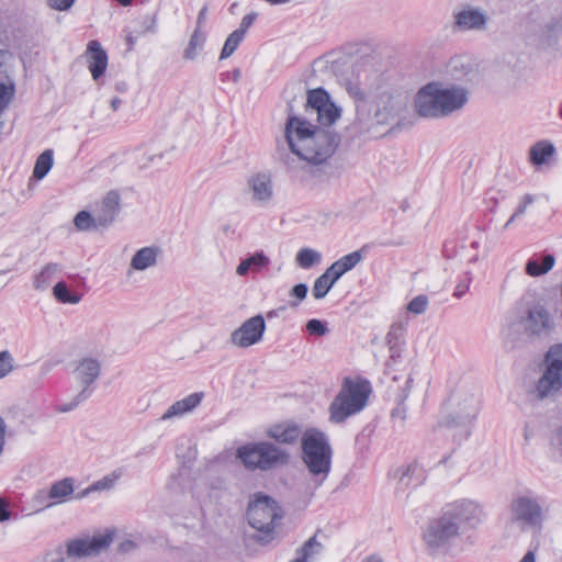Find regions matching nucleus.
Returning a JSON list of instances; mask_svg holds the SVG:
<instances>
[{"instance_id": "obj_1", "label": "nucleus", "mask_w": 562, "mask_h": 562, "mask_svg": "<svg viewBox=\"0 0 562 562\" xmlns=\"http://www.w3.org/2000/svg\"><path fill=\"white\" fill-rule=\"evenodd\" d=\"M288 102V117L284 126V137L290 149L278 148L277 158L289 169H296L297 161L313 166L326 162L333 157L340 144V135L330 126H316L305 116L294 112L293 101Z\"/></svg>"}, {"instance_id": "obj_2", "label": "nucleus", "mask_w": 562, "mask_h": 562, "mask_svg": "<svg viewBox=\"0 0 562 562\" xmlns=\"http://www.w3.org/2000/svg\"><path fill=\"white\" fill-rule=\"evenodd\" d=\"M370 394L371 386L367 380L345 378L340 391L329 405L330 420L340 424L358 414L366 407Z\"/></svg>"}, {"instance_id": "obj_3", "label": "nucleus", "mask_w": 562, "mask_h": 562, "mask_svg": "<svg viewBox=\"0 0 562 562\" xmlns=\"http://www.w3.org/2000/svg\"><path fill=\"white\" fill-rule=\"evenodd\" d=\"M303 461L314 476L315 488L327 479L331 468L333 450L322 431L306 432L302 439Z\"/></svg>"}, {"instance_id": "obj_4", "label": "nucleus", "mask_w": 562, "mask_h": 562, "mask_svg": "<svg viewBox=\"0 0 562 562\" xmlns=\"http://www.w3.org/2000/svg\"><path fill=\"white\" fill-rule=\"evenodd\" d=\"M480 408V398L476 394L458 390L453 392L445 403L440 426L461 427L463 434L469 436L468 426L475 419Z\"/></svg>"}, {"instance_id": "obj_5", "label": "nucleus", "mask_w": 562, "mask_h": 562, "mask_svg": "<svg viewBox=\"0 0 562 562\" xmlns=\"http://www.w3.org/2000/svg\"><path fill=\"white\" fill-rule=\"evenodd\" d=\"M283 517V510L272 497L257 493L247 508L248 524L269 537Z\"/></svg>"}, {"instance_id": "obj_6", "label": "nucleus", "mask_w": 562, "mask_h": 562, "mask_svg": "<svg viewBox=\"0 0 562 562\" xmlns=\"http://www.w3.org/2000/svg\"><path fill=\"white\" fill-rule=\"evenodd\" d=\"M237 457L250 470H269L285 464L289 460V454L284 450L266 441L238 448Z\"/></svg>"}, {"instance_id": "obj_7", "label": "nucleus", "mask_w": 562, "mask_h": 562, "mask_svg": "<svg viewBox=\"0 0 562 562\" xmlns=\"http://www.w3.org/2000/svg\"><path fill=\"white\" fill-rule=\"evenodd\" d=\"M562 390V344L550 347L544 358V370L537 382L535 395L539 400L553 397Z\"/></svg>"}, {"instance_id": "obj_8", "label": "nucleus", "mask_w": 562, "mask_h": 562, "mask_svg": "<svg viewBox=\"0 0 562 562\" xmlns=\"http://www.w3.org/2000/svg\"><path fill=\"white\" fill-rule=\"evenodd\" d=\"M369 108L367 112L373 110V120L376 124H389L397 115L401 105L392 91V88L385 83H379L369 89Z\"/></svg>"}, {"instance_id": "obj_9", "label": "nucleus", "mask_w": 562, "mask_h": 562, "mask_svg": "<svg viewBox=\"0 0 562 562\" xmlns=\"http://www.w3.org/2000/svg\"><path fill=\"white\" fill-rule=\"evenodd\" d=\"M100 373L101 364L98 359L87 357L79 360L75 370V376L82 389L69 403L60 405L57 411L60 413H67L75 409L82 402L87 401L92 394V385L100 376Z\"/></svg>"}, {"instance_id": "obj_10", "label": "nucleus", "mask_w": 562, "mask_h": 562, "mask_svg": "<svg viewBox=\"0 0 562 562\" xmlns=\"http://www.w3.org/2000/svg\"><path fill=\"white\" fill-rule=\"evenodd\" d=\"M304 106L305 112L315 114L317 122L324 126H330L340 116V109L330 100L329 94L323 88L308 90Z\"/></svg>"}, {"instance_id": "obj_11", "label": "nucleus", "mask_w": 562, "mask_h": 562, "mask_svg": "<svg viewBox=\"0 0 562 562\" xmlns=\"http://www.w3.org/2000/svg\"><path fill=\"white\" fill-rule=\"evenodd\" d=\"M458 535V522L451 520L450 516L443 513L441 517L429 522L424 531V541L427 548L435 553L447 547Z\"/></svg>"}, {"instance_id": "obj_12", "label": "nucleus", "mask_w": 562, "mask_h": 562, "mask_svg": "<svg viewBox=\"0 0 562 562\" xmlns=\"http://www.w3.org/2000/svg\"><path fill=\"white\" fill-rule=\"evenodd\" d=\"M512 521L524 527L540 528L543 520L542 508L536 498L518 496L510 504Z\"/></svg>"}, {"instance_id": "obj_13", "label": "nucleus", "mask_w": 562, "mask_h": 562, "mask_svg": "<svg viewBox=\"0 0 562 562\" xmlns=\"http://www.w3.org/2000/svg\"><path fill=\"white\" fill-rule=\"evenodd\" d=\"M439 97V81H432L422 87L414 99L416 113L425 119H442Z\"/></svg>"}, {"instance_id": "obj_14", "label": "nucleus", "mask_w": 562, "mask_h": 562, "mask_svg": "<svg viewBox=\"0 0 562 562\" xmlns=\"http://www.w3.org/2000/svg\"><path fill=\"white\" fill-rule=\"evenodd\" d=\"M265 331V318L258 314L246 319L231 334V342L238 348H248L260 342Z\"/></svg>"}, {"instance_id": "obj_15", "label": "nucleus", "mask_w": 562, "mask_h": 562, "mask_svg": "<svg viewBox=\"0 0 562 562\" xmlns=\"http://www.w3.org/2000/svg\"><path fill=\"white\" fill-rule=\"evenodd\" d=\"M439 95L442 117H447L463 109L469 100V90L462 85L439 82Z\"/></svg>"}, {"instance_id": "obj_16", "label": "nucleus", "mask_w": 562, "mask_h": 562, "mask_svg": "<svg viewBox=\"0 0 562 562\" xmlns=\"http://www.w3.org/2000/svg\"><path fill=\"white\" fill-rule=\"evenodd\" d=\"M453 18L454 26L461 31H485L490 21L485 10L470 4L462 5Z\"/></svg>"}, {"instance_id": "obj_17", "label": "nucleus", "mask_w": 562, "mask_h": 562, "mask_svg": "<svg viewBox=\"0 0 562 562\" xmlns=\"http://www.w3.org/2000/svg\"><path fill=\"white\" fill-rule=\"evenodd\" d=\"M112 542L110 533L92 537L91 539H74L67 542V555L69 558H85L98 555L108 549Z\"/></svg>"}, {"instance_id": "obj_18", "label": "nucleus", "mask_w": 562, "mask_h": 562, "mask_svg": "<svg viewBox=\"0 0 562 562\" xmlns=\"http://www.w3.org/2000/svg\"><path fill=\"white\" fill-rule=\"evenodd\" d=\"M74 479L65 477L53 483L47 492L40 491L34 501L42 508H49L54 505L65 503L74 493Z\"/></svg>"}, {"instance_id": "obj_19", "label": "nucleus", "mask_w": 562, "mask_h": 562, "mask_svg": "<svg viewBox=\"0 0 562 562\" xmlns=\"http://www.w3.org/2000/svg\"><path fill=\"white\" fill-rule=\"evenodd\" d=\"M445 513L450 516L451 520L458 522V529L461 524L474 527L481 522L484 516L482 507L477 503L468 499L456 502Z\"/></svg>"}, {"instance_id": "obj_20", "label": "nucleus", "mask_w": 562, "mask_h": 562, "mask_svg": "<svg viewBox=\"0 0 562 562\" xmlns=\"http://www.w3.org/2000/svg\"><path fill=\"white\" fill-rule=\"evenodd\" d=\"M120 207L121 196L119 192L115 190L109 191L95 205L94 215L97 216L98 224L103 229L110 227L114 223Z\"/></svg>"}, {"instance_id": "obj_21", "label": "nucleus", "mask_w": 562, "mask_h": 562, "mask_svg": "<svg viewBox=\"0 0 562 562\" xmlns=\"http://www.w3.org/2000/svg\"><path fill=\"white\" fill-rule=\"evenodd\" d=\"M251 200L260 205L268 204L273 196L272 178L268 173H257L248 179Z\"/></svg>"}, {"instance_id": "obj_22", "label": "nucleus", "mask_w": 562, "mask_h": 562, "mask_svg": "<svg viewBox=\"0 0 562 562\" xmlns=\"http://www.w3.org/2000/svg\"><path fill=\"white\" fill-rule=\"evenodd\" d=\"M86 56L91 76L94 80H98L106 70L108 54L101 44L93 40L87 45Z\"/></svg>"}, {"instance_id": "obj_23", "label": "nucleus", "mask_w": 562, "mask_h": 562, "mask_svg": "<svg viewBox=\"0 0 562 562\" xmlns=\"http://www.w3.org/2000/svg\"><path fill=\"white\" fill-rule=\"evenodd\" d=\"M204 398L203 392L191 393L182 400L172 403L160 417L161 420H171L193 412Z\"/></svg>"}, {"instance_id": "obj_24", "label": "nucleus", "mask_w": 562, "mask_h": 562, "mask_svg": "<svg viewBox=\"0 0 562 562\" xmlns=\"http://www.w3.org/2000/svg\"><path fill=\"white\" fill-rule=\"evenodd\" d=\"M446 75L451 81L464 82L472 80L474 70L467 58L456 56L447 64Z\"/></svg>"}, {"instance_id": "obj_25", "label": "nucleus", "mask_w": 562, "mask_h": 562, "mask_svg": "<svg viewBox=\"0 0 562 562\" xmlns=\"http://www.w3.org/2000/svg\"><path fill=\"white\" fill-rule=\"evenodd\" d=\"M161 249L158 246H147L138 249L131 259L130 268L136 271H144L157 265Z\"/></svg>"}, {"instance_id": "obj_26", "label": "nucleus", "mask_w": 562, "mask_h": 562, "mask_svg": "<svg viewBox=\"0 0 562 562\" xmlns=\"http://www.w3.org/2000/svg\"><path fill=\"white\" fill-rule=\"evenodd\" d=\"M549 323L550 316L547 310L541 305H535L528 311L525 330L529 335H538L549 328Z\"/></svg>"}, {"instance_id": "obj_27", "label": "nucleus", "mask_w": 562, "mask_h": 562, "mask_svg": "<svg viewBox=\"0 0 562 562\" xmlns=\"http://www.w3.org/2000/svg\"><path fill=\"white\" fill-rule=\"evenodd\" d=\"M301 435V428L291 423L278 424L268 430V436L281 443H294Z\"/></svg>"}, {"instance_id": "obj_28", "label": "nucleus", "mask_w": 562, "mask_h": 562, "mask_svg": "<svg viewBox=\"0 0 562 562\" xmlns=\"http://www.w3.org/2000/svg\"><path fill=\"white\" fill-rule=\"evenodd\" d=\"M555 263V258L551 254L535 255L528 259L525 271L529 277H540L549 272Z\"/></svg>"}, {"instance_id": "obj_29", "label": "nucleus", "mask_w": 562, "mask_h": 562, "mask_svg": "<svg viewBox=\"0 0 562 562\" xmlns=\"http://www.w3.org/2000/svg\"><path fill=\"white\" fill-rule=\"evenodd\" d=\"M323 549V543L314 535L295 550V558L290 562H313L322 553Z\"/></svg>"}, {"instance_id": "obj_30", "label": "nucleus", "mask_w": 562, "mask_h": 562, "mask_svg": "<svg viewBox=\"0 0 562 562\" xmlns=\"http://www.w3.org/2000/svg\"><path fill=\"white\" fill-rule=\"evenodd\" d=\"M63 271V266L57 262L45 265L38 273L34 276L33 286L37 291L46 290L53 280Z\"/></svg>"}, {"instance_id": "obj_31", "label": "nucleus", "mask_w": 562, "mask_h": 562, "mask_svg": "<svg viewBox=\"0 0 562 562\" xmlns=\"http://www.w3.org/2000/svg\"><path fill=\"white\" fill-rule=\"evenodd\" d=\"M206 42V34L203 30H194L190 36L189 43L183 50L184 60H195L202 52Z\"/></svg>"}, {"instance_id": "obj_32", "label": "nucleus", "mask_w": 562, "mask_h": 562, "mask_svg": "<svg viewBox=\"0 0 562 562\" xmlns=\"http://www.w3.org/2000/svg\"><path fill=\"white\" fill-rule=\"evenodd\" d=\"M270 263V259L263 252H256L240 261L236 268V273L240 277L246 276L249 270L259 271Z\"/></svg>"}, {"instance_id": "obj_33", "label": "nucleus", "mask_w": 562, "mask_h": 562, "mask_svg": "<svg viewBox=\"0 0 562 562\" xmlns=\"http://www.w3.org/2000/svg\"><path fill=\"white\" fill-rule=\"evenodd\" d=\"M405 328L402 324H393L386 334L385 340L391 358L401 356Z\"/></svg>"}, {"instance_id": "obj_34", "label": "nucleus", "mask_w": 562, "mask_h": 562, "mask_svg": "<svg viewBox=\"0 0 562 562\" xmlns=\"http://www.w3.org/2000/svg\"><path fill=\"white\" fill-rule=\"evenodd\" d=\"M349 95L356 101L359 120H366V112L369 108V91L364 92L358 83L349 82L347 85Z\"/></svg>"}, {"instance_id": "obj_35", "label": "nucleus", "mask_w": 562, "mask_h": 562, "mask_svg": "<svg viewBox=\"0 0 562 562\" xmlns=\"http://www.w3.org/2000/svg\"><path fill=\"white\" fill-rule=\"evenodd\" d=\"M74 224L76 228L80 232H99L102 231V226L98 224L97 216L94 213H90L89 211H79L75 218Z\"/></svg>"}, {"instance_id": "obj_36", "label": "nucleus", "mask_w": 562, "mask_h": 562, "mask_svg": "<svg viewBox=\"0 0 562 562\" xmlns=\"http://www.w3.org/2000/svg\"><path fill=\"white\" fill-rule=\"evenodd\" d=\"M54 162L53 149L44 150L36 159L33 177L37 180H42L52 169Z\"/></svg>"}, {"instance_id": "obj_37", "label": "nucleus", "mask_w": 562, "mask_h": 562, "mask_svg": "<svg viewBox=\"0 0 562 562\" xmlns=\"http://www.w3.org/2000/svg\"><path fill=\"white\" fill-rule=\"evenodd\" d=\"M322 260V255L312 248H302L299 250L295 257V262L302 269H310L313 266L319 263Z\"/></svg>"}, {"instance_id": "obj_38", "label": "nucleus", "mask_w": 562, "mask_h": 562, "mask_svg": "<svg viewBox=\"0 0 562 562\" xmlns=\"http://www.w3.org/2000/svg\"><path fill=\"white\" fill-rule=\"evenodd\" d=\"M53 294L58 302L64 304H78L81 300V295L70 292L68 285L63 281L54 285Z\"/></svg>"}, {"instance_id": "obj_39", "label": "nucleus", "mask_w": 562, "mask_h": 562, "mask_svg": "<svg viewBox=\"0 0 562 562\" xmlns=\"http://www.w3.org/2000/svg\"><path fill=\"white\" fill-rule=\"evenodd\" d=\"M554 146L547 142H539L530 148V160L535 165H541L553 155Z\"/></svg>"}, {"instance_id": "obj_40", "label": "nucleus", "mask_w": 562, "mask_h": 562, "mask_svg": "<svg viewBox=\"0 0 562 562\" xmlns=\"http://www.w3.org/2000/svg\"><path fill=\"white\" fill-rule=\"evenodd\" d=\"M412 382H413V379L407 378L406 383H405V389L397 397V402H398L397 406L391 412L392 419H394V420L398 419L401 425H403L406 419V407L404 405V402L408 397V390L412 387Z\"/></svg>"}, {"instance_id": "obj_41", "label": "nucleus", "mask_w": 562, "mask_h": 562, "mask_svg": "<svg viewBox=\"0 0 562 562\" xmlns=\"http://www.w3.org/2000/svg\"><path fill=\"white\" fill-rule=\"evenodd\" d=\"M119 475L115 473H112L110 475L103 476L101 480L94 482L91 484L87 490L82 491L78 497H83L88 495L90 492L94 491H104L110 490L114 486L115 482L117 481Z\"/></svg>"}, {"instance_id": "obj_42", "label": "nucleus", "mask_w": 562, "mask_h": 562, "mask_svg": "<svg viewBox=\"0 0 562 562\" xmlns=\"http://www.w3.org/2000/svg\"><path fill=\"white\" fill-rule=\"evenodd\" d=\"M334 284L335 283L333 282V280H330L325 273H323L314 282L312 290L313 296L316 300L323 299L329 292Z\"/></svg>"}, {"instance_id": "obj_43", "label": "nucleus", "mask_w": 562, "mask_h": 562, "mask_svg": "<svg viewBox=\"0 0 562 562\" xmlns=\"http://www.w3.org/2000/svg\"><path fill=\"white\" fill-rule=\"evenodd\" d=\"M244 36L241 32L234 31L228 35L221 52L220 59L228 58L237 49L238 45L243 41Z\"/></svg>"}, {"instance_id": "obj_44", "label": "nucleus", "mask_w": 562, "mask_h": 562, "mask_svg": "<svg viewBox=\"0 0 562 562\" xmlns=\"http://www.w3.org/2000/svg\"><path fill=\"white\" fill-rule=\"evenodd\" d=\"M15 94V83L0 82V115L12 102Z\"/></svg>"}, {"instance_id": "obj_45", "label": "nucleus", "mask_w": 562, "mask_h": 562, "mask_svg": "<svg viewBox=\"0 0 562 562\" xmlns=\"http://www.w3.org/2000/svg\"><path fill=\"white\" fill-rule=\"evenodd\" d=\"M12 59V54L9 49H0V82L14 83L10 77L9 61Z\"/></svg>"}, {"instance_id": "obj_46", "label": "nucleus", "mask_w": 562, "mask_h": 562, "mask_svg": "<svg viewBox=\"0 0 562 562\" xmlns=\"http://www.w3.org/2000/svg\"><path fill=\"white\" fill-rule=\"evenodd\" d=\"M428 303L429 300L427 295H417L407 304V311L412 314L420 315L426 312Z\"/></svg>"}, {"instance_id": "obj_47", "label": "nucleus", "mask_w": 562, "mask_h": 562, "mask_svg": "<svg viewBox=\"0 0 562 562\" xmlns=\"http://www.w3.org/2000/svg\"><path fill=\"white\" fill-rule=\"evenodd\" d=\"M535 201V196L532 194H525L522 199L520 200L517 209L513 213V215L509 217L507 223L505 224L504 228H507L509 225L514 223V221L519 217L520 215L526 213L527 207L532 204Z\"/></svg>"}, {"instance_id": "obj_48", "label": "nucleus", "mask_w": 562, "mask_h": 562, "mask_svg": "<svg viewBox=\"0 0 562 562\" xmlns=\"http://www.w3.org/2000/svg\"><path fill=\"white\" fill-rule=\"evenodd\" d=\"M308 288L305 283H299L294 285L290 291V296L293 297L292 301L289 302L291 307H297L300 303L306 297Z\"/></svg>"}, {"instance_id": "obj_49", "label": "nucleus", "mask_w": 562, "mask_h": 562, "mask_svg": "<svg viewBox=\"0 0 562 562\" xmlns=\"http://www.w3.org/2000/svg\"><path fill=\"white\" fill-rule=\"evenodd\" d=\"M361 260H362V251L361 250L352 251V252L341 257L340 259H338V261L340 262L342 268H345L346 272L353 269Z\"/></svg>"}, {"instance_id": "obj_50", "label": "nucleus", "mask_w": 562, "mask_h": 562, "mask_svg": "<svg viewBox=\"0 0 562 562\" xmlns=\"http://www.w3.org/2000/svg\"><path fill=\"white\" fill-rule=\"evenodd\" d=\"M305 327L310 335L317 337L325 336L329 331L326 324L316 318L310 319Z\"/></svg>"}, {"instance_id": "obj_51", "label": "nucleus", "mask_w": 562, "mask_h": 562, "mask_svg": "<svg viewBox=\"0 0 562 562\" xmlns=\"http://www.w3.org/2000/svg\"><path fill=\"white\" fill-rule=\"evenodd\" d=\"M13 370V358L8 350L0 351V379Z\"/></svg>"}, {"instance_id": "obj_52", "label": "nucleus", "mask_w": 562, "mask_h": 562, "mask_svg": "<svg viewBox=\"0 0 562 562\" xmlns=\"http://www.w3.org/2000/svg\"><path fill=\"white\" fill-rule=\"evenodd\" d=\"M324 273L335 283L341 276L346 273V270L337 260L331 263Z\"/></svg>"}, {"instance_id": "obj_53", "label": "nucleus", "mask_w": 562, "mask_h": 562, "mask_svg": "<svg viewBox=\"0 0 562 562\" xmlns=\"http://www.w3.org/2000/svg\"><path fill=\"white\" fill-rule=\"evenodd\" d=\"M48 8L56 11H68L76 0H45Z\"/></svg>"}, {"instance_id": "obj_54", "label": "nucleus", "mask_w": 562, "mask_h": 562, "mask_svg": "<svg viewBox=\"0 0 562 562\" xmlns=\"http://www.w3.org/2000/svg\"><path fill=\"white\" fill-rule=\"evenodd\" d=\"M256 19V14L255 13H249V14H246L241 22H240V25L237 30H235L236 32H241V35L245 36L247 30L251 26V24L254 23Z\"/></svg>"}, {"instance_id": "obj_55", "label": "nucleus", "mask_w": 562, "mask_h": 562, "mask_svg": "<svg viewBox=\"0 0 562 562\" xmlns=\"http://www.w3.org/2000/svg\"><path fill=\"white\" fill-rule=\"evenodd\" d=\"M11 512L9 510V502L5 498L0 497V522L9 520Z\"/></svg>"}, {"instance_id": "obj_56", "label": "nucleus", "mask_w": 562, "mask_h": 562, "mask_svg": "<svg viewBox=\"0 0 562 562\" xmlns=\"http://www.w3.org/2000/svg\"><path fill=\"white\" fill-rule=\"evenodd\" d=\"M136 547L137 546L133 540H124L123 542H121L119 550L123 553H128L136 549Z\"/></svg>"}, {"instance_id": "obj_57", "label": "nucleus", "mask_w": 562, "mask_h": 562, "mask_svg": "<svg viewBox=\"0 0 562 562\" xmlns=\"http://www.w3.org/2000/svg\"><path fill=\"white\" fill-rule=\"evenodd\" d=\"M206 7H203L199 14H198V19H196V26L194 30H202V24L204 23L205 19H206Z\"/></svg>"}, {"instance_id": "obj_58", "label": "nucleus", "mask_w": 562, "mask_h": 562, "mask_svg": "<svg viewBox=\"0 0 562 562\" xmlns=\"http://www.w3.org/2000/svg\"><path fill=\"white\" fill-rule=\"evenodd\" d=\"M468 289H469L468 283H460L457 285L453 295L456 297H461L468 291Z\"/></svg>"}, {"instance_id": "obj_59", "label": "nucleus", "mask_w": 562, "mask_h": 562, "mask_svg": "<svg viewBox=\"0 0 562 562\" xmlns=\"http://www.w3.org/2000/svg\"><path fill=\"white\" fill-rule=\"evenodd\" d=\"M519 562H537L535 551H527Z\"/></svg>"}, {"instance_id": "obj_60", "label": "nucleus", "mask_w": 562, "mask_h": 562, "mask_svg": "<svg viewBox=\"0 0 562 562\" xmlns=\"http://www.w3.org/2000/svg\"><path fill=\"white\" fill-rule=\"evenodd\" d=\"M121 104H122V100L117 97L113 98L110 103L111 109L113 111H117Z\"/></svg>"}, {"instance_id": "obj_61", "label": "nucleus", "mask_w": 562, "mask_h": 562, "mask_svg": "<svg viewBox=\"0 0 562 562\" xmlns=\"http://www.w3.org/2000/svg\"><path fill=\"white\" fill-rule=\"evenodd\" d=\"M362 562H384L383 559L379 555H370V557H367L366 559H363Z\"/></svg>"}, {"instance_id": "obj_62", "label": "nucleus", "mask_w": 562, "mask_h": 562, "mask_svg": "<svg viewBox=\"0 0 562 562\" xmlns=\"http://www.w3.org/2000/svg\"><path fill=\"white\" fill-rule=\"evenodd\" d=\"M557 439H558L559 451L562 456V428L559 430Z\"/></svg>"}, {"instance_id": "obj_63", "label": "nucleus", "mask_w": 562, "mask_h": 562, "mask_svg": "<svg viewBox=\"0 0 562 562\" xmlns=\"http://www.w3.org/2000/svg\"><path fill=\"white\" fill-rule=\"evenodd\" d=\"M127 86L125 82H117L115 85V89L120 92H124L126 90Z\"/></svg>"}, {"instance_id": "obj_64", "label": "nucleus", "mask_w": 562, "mask_h": 562, "mask_svg": "<svg viewBox=\"0 0 562 562\" xmlns=\"http://www.w3.org/2000/svg\"><path fill=\"white\" fill-rule=\"evenodd\" d=\"M409 472H411V468H407L405 470V472L402 474V476L400 477V483L406 484L405 479L408 477Z\"/></svg>"}]
</instances>
